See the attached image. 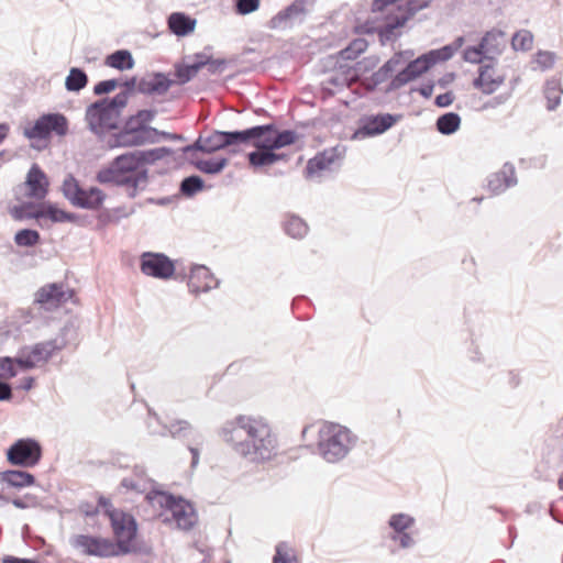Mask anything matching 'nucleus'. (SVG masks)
I'll list each match as a JSON object with an SVG mask.
<instances>
[{"label":"nucleus","instance_id":"64","mask_svg":"<svg viewBox=\"0 0 563 563\" xmlns=\"http://www.w3.org/2000/svg\"><path fill=\"white\" fill-rule=\"evenodd\" d=\"M180 151L184 154L190 153V152H202L206 154H210L209 147H208V141L207 136L200 135L194 143L188 144L180 148Z\"/></svg>","mask_w":563,"mask_h":563},{"label":"nucleus","instance_id":"52","mask_svg":"<svg viewBox=\"0 0 563 563\" xmlns=\"http://www.w3.org/2000/svg\"><path fill=\"white\" fill-rule=\"evenodd\" d=\"M380 18H368L364 22L356 24L353 31L357 35L378 34Z\"/></svg>","mask_w":563,"mask_h":563},{"label":"nucleus","instance_id":"38","mask_svg":"<svg viewBox=\"0 0 563 563\" xmlns=\"http://www.w3.org/2000/svg\"><path fill=\"white\" fill-rule=\"evenodd\" d=\"M207 141L210 154L233 147L231 131L213 130L207 136Z\"/></svg>","mask_w":563,"mask_h":563},{"label":"nucleus","instance_id":"9","mask_svg":"<svg viewBox=\"0 0 563 563\" xmlns=\"http://www.w3.org/2000/svg\"><path fill=\"white\" fill-rule=\"evenodd\" d=\"M109 520L115 537L114 545L122 544L126 549L121 555L136 553L133 541L137 536V522L134 516L121 509L118 512L111 511Z\"/></svg>","mask_w":563,"mask_h":563},{"label":"nucleus","instance_id":"42","mask_svg":"<svg viewBox=\"0 0 563 563\" xmlns=\"http://www.w3.org/2000/svg\"><path fill=\"white\" fill-rule=\"evenodd\" d=\"M533 34L531 31L522 29L516 31L511 36V48L515 52H528L532 48Z\"/></svg>","mask_w":563,"mask_h":563},{"label":"nucleus","instance_id":"59","mask_svg":"<svg viewBox=\"0 0 563 563\" xmlns=\"http://www.w3.org/2000/svg\"><path fill=\"white\" fill-rule=\"evenodd\" d=\"M18 375V369L13 366L12 356L0 357V379H10Z\"/></svg>","mask_w":563,"mask_h":563},{"label":"nucleus","instance_id":"47","mask_svg":"<svg viewBox=\"0 0 563 563\" xmlns=\"http://www.w3.org/2000/svg\"><path fill=\"white\" fill-rule=\"evenodd\" d=\"M463 59L470 64H483L484 62H489L488 55L484 52L483 47H479V42L476 45H467L463 49Z\"/></svg>","mask_w":563,"mask_h":563},{"label":"nucleus","instance_id":"23","mask_svg":"<svg viewBox=\"0 0 563 563\" xmlns=\"http://www.w3.org/2000/svg\"><path fill=\"white\" fill-rule=\"evenodd\" d=\"M175 84L167 74L162 71H154L150 78H141L137 84V92L147 96H162L166 93L169 88Z\"/></svg>","mask_w":563,"mask_h":563},{"label":"nucleus","instance_id":"34","mask_svg":"<svg viewBox=\"0 0 563 563\" xmlns=\"http://www.w3.org/2000/svg\"><path fill=\"white\" fill-rule=\"evenodd\" d=\"M461 115L456 112L449 111L437 118L435 129L442 135H452L461 128Z\"/></svg>","mask_w":563,"mask_h":563},{"label":"nucleus","instance_id":"2","mask_svg":"<svg viewBox=\"0 0 563 563\" xmlns=\"http://www.w3.org/2000/svg\"><path fill=\"white\" fill-rule=\"evenodd\" d=\"M96 180L108 187L123 188L134 199L148 186V169L139 170L130 152L115 156L96 174Z\"/></svg>","mask_w":563,"mask_h":563},{"label":"nucleus","instance_id":"61","mask_svg":"<svg viewBox=\"0 0 563 563\" xmlns=\"http://www.w3.org/2000/svg\"><path fill=\"white\" fill-rule=\"evenodd\" d=\"M77 338V328L74 322H66L59 330L56 339L65 341V347Z\"/></svg>","mask_w":563,"mask_h":563},{"label":"nucleus","instance_id":"40","mask_svg":"<svg viewBox=\"0 0 563 563\" xmlns=\"http://www.w3.org/2000/svg\"><path fill=\"white\" fill-rule=\"evenodd\" d=\"M205 180L199 175H190L185 178L179 184V194L186 198H192L198 192L205 189Z\"/></svg>","mask_w":563,"mask_h":563},{"label":"nucleus","instance_id":"16","mask_svg":"<svg viewBox=\"0 0 563 563\" xmlns=\"http://www.w3.org/2000/svg\"><path fill=\"white\" fill-rule=\"evenodd\" d=\"M308 0H294L289 5L278 11L267 22L271 30L291 29L295 24L305 22L310 10L307 8Z\"/></svg>","mask_w":563,"mask_h":563},{"label":"nucleus","instance_id":"51","mask_svg":"<svg viewBox=\"0 0 563 563\" xmlns=\"http://www.w3.org/2000/svg\"><path fill=\"white\" fill-rule=\"evenodd\" d=\"M455 52L453 46L450 44L443 45L440 48H434L428 51V55L433 64L437 65L439 63H444L450 60L454 56Z\"/></svg>","mask_w":563,"mask_h":563},{"label":"nucleus","instance_id":"46","mask_svg":"<svg viewBox=\"0 0 563 563\" xmlns=\"http://www.w3.org/2000/svg\"><path fill=\"white\" fill-rule=\"evenodd\" d=\"M192 427L186 420H176L169 426H164V431L161 435L165 437L167 433L175 439H185L191 433Z\"/></svg>","mask_w":563,"mask_h":563},{"label":"nucleus","instance_id":"22","mask_svg":"<svg viewBox=\"0 0 563 563\" xmlns=\"http://www.w3.org/2000/svg\"><path fill=\"white\" fill-rule=\"evenodd\" d=\"M507 44L506 32L493 27L486 31L479 40V47L489 57V62H498V57L504 53Z\"/></svg>","mask_w":563,"mask_h":563},{"label":"nucleus","instance_id":"11","mask_svg":"<svg viewBox=\"0 0 563 563\" xmlns=\"http://www.w3.org/2000/svg\"><path fill=\"white\" fill-rule=\"evenodd\" d=\"M401 119L402 114L397 113L364 114L357 120V126L352 134V139L362 140L380 135Z\"/></svg>","mask_w":563,"mask_h":563},{"label":"nucleus","instance_id":"14","mask_svg":"<svg viewBox=\"0 0 563 563\" xmlns=\"http://www.w3.org/2000/svg\"><path fill=\"white\" fill-rule=\"evenodd\" d=\"M140 269L148 277L168 280L174 277L176 266L165 253L144 252L140 256Z\"/></svg>","mask_w":563,"mask_h":563},{"label":"nucleus","instance_id":"58","mask_svg":"<svg viewBox=\"0 0 563 563\" xmlns=\"http://www.w3.org/2000/svg\"><path fill=\"white\" fill-rule=\"evenodd\" d=\"M380 22L387 23V24L391 25L393 27L401 31V29L405 27L406 24L408 23V20L402 12L397 11V13H396V12L390 11L387 14H385L383 18H380Z\"/></svg>","mask_w":563,"mask_h":563},{"label":"nucleus","instance_id":"39","mask_svg":"<svg viewBox=\"0 0 563 563\" xmlns=\"http://www.w3.org/2000/svg\"><path fill=\"white\" fill-rule=\"evenodd\" d=\"M497 64L498 62H484L483 64H478L477 76L472 81L475 89H478L484 95H492V89H488L489 86L485 84L486 80H488V76H492L489 73L495 69Z\"/></svg>","mask_w":563,"mask_h":563},{"label":"nucleus","instance_id":"50","mask_svg":"<svg viewBox=\"0 0 563 563\" xmlns=\"http://www.w3.org/2000/svg\"><path fill=\"white\" fill-rule=\"evenodd\" d=\"M157 497L161 507L167 511H170V514L185 500V498L181 496H176L164 490L158 492Z\"/></svg>","mask_w":563,"mask_h":563},{"label":"nucleus","instance_id":"18","mask_svg":"<svg viewBox=\"0 0 563 563\" xmlns=\"http://www.w3.org/2000/svg\"><path fill=\"white\" fill-rule=\"evenodd\" d=\"M517 184L516 167L512 163L506 162L498 172L490 173L486 177L484 188H486L492 196H499L507 189L517 186Z\"/></svg>","mask_w":563,"mask_h":563},{"label":"nucleus","instance_id":"45","mask_svg":"<svg viewBox=\"0 0 563 563\" xmlns=\"http://www.w3.org/2000/svg\"><path fill=\"white\" fill-rule=\"evenodd\" d=\"M134 212H135L134 208H132L130 211H126L124 207H118V208H114L113 210L103 209L99 213L98 220L103 225H107L109 223H117L122 218H128L131 214H133Z\"/></svg>","mask_w":563,"mask_h":563},{"label":"nucleus","instance_id":"49","mask_svg":"<svg viewBox=\"0 0 563 563\" xmlns=\"http://www.w3.org/2000/svg\"><path fill=\"white\" fill-rule=\"evenodd\" d=\"M296 553L286 542H279L276 545L272 563H294Z\"/></svg>","mask_w":563,"mask_h":563},{"label":"nucleus","instance_id":"48","mask_svg":"<svg viewBox=\"0 0 563 563\" xmlns=\"http://www.w3.org/2000/svg\"><path fill=\"white\" fill-rule=\"evenodd\" d=\"M377 35H378L379 44L382 46H385L387 43H394L398 38H400V36L402 35V32L393 27L391 25H389L387 23L380 22Z\"/></svg>","mask_w":563,"mask_h":563},{"label":"nucleus","instance_id":"27","mask_svg":"<svg viewBox=\"0 0 563 563\" xmlns=\"http://www.w3.org/2000/svg\"><path fill=\"white\" fill-rule=\"evenodd\" d=\"M197 25V19L185 12H173L167 16V26L172 34L185 37L191 34Z\"/></svg>","mask_w":563,"mask_h":563},{"label":"nucleus","instance_id":"43","mask_svg":"<svg viewBox=\"0 0 563 563\" xmlns=\"http://www.w3.org/2000/svg\"><path fill=\"white\" fill-rule=\"evenodd\" d=\"M434 0H407L405 3L397 4L398 12H402L408 21H410L419 11L431 5Z\"/></svg>","mask_w":563,"mask_h":563},{"label":"nucleus","instance_id":"36","mask_svg":"<svg viewBox=\"0 0 563 563\" xmlns=\"http://www.w3.org/2000/svg\"><path fill=\"white\" fill-rule=\"evenodd\" d=\"M283 229L292 239H302L308 232V224L296 214H286Z\"/></svg>","mask_w":563,"mask_h":563},{"label":"nucleus","instance_id":"28","mask_svg":"<svg viewBox=\"0 0 563 563\" xmlns=\"http://www.w3.org/2000/svg\"><path fill=\"white\" fill-rule=\"evenodd\" d=\"M174 153V150L167 146L155 147L150 150H135L131 151L134 162L139 170L147 169L146 165H152L157 161L163 159L166 156H169Z\"/></svg>","mask_w":563,"mask_h":563},{"label":"nucleus","instance_id":"41","mask_svg":"<svg viewBox=\"0 0 563 563\" xmlns=\"http://www.w3.org/2000/svg\"><path fill=\"white\" fill-rule=\"evenodd\" d=\"M13 241L18 246L33 247L40 243L41 234L34 229H21L15 232Z\"/></svg>","mask_w":563,"mask_h":563},{"label":"nucleus","instance_id":"57","mask_svg":"<svg viewBox=\"0 0 563 563\" xmlns=\"http://www.w3.org/2000/svg\"><path fill=\"white\" fill-rule=\"evenodd\" d=\"M379 63V57L377 55H372L364 57L362 60L357 62L353 67L354 75L360 76L365 73L373 70Z\"/></svg>","mask_w":563,"mask_h":563},{"label":"nucleus","instance_id":"26","mask_svg":"<svg viewBox=\"0 0 563 563\" xmlns=\"http://www.w3.org/2000/svg\"><path fill=\"white\" fill-rule=\"evenodd\" d=\"M400 64L391 56L376 71L365 79L366 89L375 91L382 84L393 80Z\"/></svg>","mask_w":563,"mask_h":563},{"label":"nucleus","instance_id":"21","mask_svg":"<svg viewBox=\"0 0 563 563\" xmlns=\"http://www.w3.org/2000/svg\"><path fill=\"white\" fill-rule=\"evenodd\" d=\"M187 285L190 292L198 295L217 288L219 280L214 278L213 274L205 265H194Z\"/></svg>","mask_w":563,"mask_h":563},{"label":"nucleus","instance_id":"3","mask_svg":"<svg viewBox=\"0 0 563 563\" xmlns=\"http://www.w3.org/2000/svg\"><path fill=\"white\" fill-rule=\"evenodd\" d=\"M157 115L155 109H141L135 114L129 115L121 129L114 132L109 143L112 147H139L146 144H156L158 129L150 123Z\"/></svg>","mask_w":563,"mask_h":563},{"label":"nucleus","instance_id":"31","mask_svg":"<svg viewBox=\"0 0 563 563\" xmlns=\"http://www.w3.org/2000/svg\"><path fill=\"white\" fill-rule=\"evenodd\" d=\"M10 216L15 221L38 220L41 213V202L23 201L9 209Z\"/></svg>","mask_w":563,"mask_h":563},{"label":"nucleus","instance_id":"1","mask_svg":"<svg viewBox=\"0 0 563 563\" xmlns=\"http://www.w3.org/2000/svg\"><path fill=\"white\" fill-rule=\"evenodd\" d=\"M223 441L252 463H263L277 453V440L271 427L262 420L238 416L221 428Z\"/></svg>","mask_w":563,"mask_h":563},{"label":"nucleus","instance_id":"33","mask_svg":"<svg viewBox=\"0 0 563 563\" xmlns=\"http://www.w3.org/2000/svg\"><path fill=\"white\" fill-rule=\"evenodd\" d=\"M543 93L547 99V109L554 111L560 106L563 95L561 79L556 77L548 79L544 84Z\"/></svg>","mask_w":563,"mask_h":563},{"label":"nucleus","instance_id":"60","mask_svg":"<svg viewBox=\"0 0 563 563\" xmlns=\"http://www.w3.org/2000/svg\"><path fill=\"white\" fill-rule=\"evenodd\" d=\"M120 85L121 82L117 78L101 80L93 86V93L96 96L108 95L112 92L115 88H118Z\"/></svg>","mask_w":563,"mask_h":563},{"label":"nucleus","instance_id":"32","mask_svg":"<svg viewBox=\"0 0 563 563\" xmlns=\"http://www.w3.org/2000/svg\"><path fill=\"white\" fill-rule=\"evenodd\" d=\"M134 58L129 49H117L107 55L104 65L120 71L130 70L134 67Z\"/></svg>","mask_w":563,"mask_h":563},{"label":"nucleus","instance_id":"7","mask_svg":"<svg viewBox=\"0 0 563 563\" xmlns=\"http://www.w3.org/2000/svg\"><path fill=\"white\" fill-rule=\"evenodd\" d=\"M63 196L74 206L87 210H98L107 196L98 187L82 188L74 175L68 174L62 185Z\"/></svg>","mask_w":563,"mask_h":563},{"label":"nucleus","instance_id":"10","mask_svg":"<svg viewBox=\"0 0 563 563\" xmlns=\"http://www.w3.org/2000/svg\"><path fill=\"white\" fill-rule=\"evenodd\" d=\"M70 544L75 549H80L81 553L98 558L121 556L126 549L120 544L114 545V541L91 534H77L70 540Z\"/></svg>","mask_w":563,"mask_h":563},{"label":"nucleus","instance_id":"25","mask_svg":"<svg viewBox=\"0 0 563 563\" xmlns=\"http://www.w3.org/2000/svg\"><path fill=\"white\" fill-rule=\"evenodd\" d=\"M199 53L192 56H185L181 62L174 65L175 77L178 85H185L194 79L198 71L205 67V60L201 59Z\"/></svg>","mask_w":563,"mask_h":563},{"label":"nucleus","instance_id":"20","mask_svg":"<svg viewBox=\"0 0 563 563\" xmlns=\"http://www.w3.org/2000/svg\"><path fill=\"white\" fill-rule=\"evenodd\" d=\"M25 186L27 187L26 196L40 202L43 201L48 194V178L44 170L35 163L26 174Z\"/></svg>","mask_w":563,"mask_h":563},{"label":"nucleus","instance_id":"13","mask_svg":"<svg viewBox=\"0 0 563 563\" xmlns=\"http://www.w3.org/2000/svg\"><path fill=\"white\" fill-rule=\"evenodd\" d=\"M43 450L40 442L32 438H22L7 450V460L11 465L33 467L42 459Z\"/></svg>","mask_w":563,"mask_h":563},{"label":"nucleus","instance_id":"63","mask_svg":"<svg viewBox=\"0 0 563 563\" xmlns=\"http://www.w3.org/2000/svg\"><path fill=\"white\" fill-rule=\"evenodd\" d=\"M26 353L29 357L34 362V367L37 363L47 362L49 360L46 354V350L43 349L40 342L32 346H27Z\"/></svg>","mask_w":563,"mask_h":563},{"label":"nucleus","instance_id":"53","mask_svg":"<svg viewBox=\"0 0 563 563\" xmlns=\"http://www.w3.org/2000/svg\"><path fill=\"white\" fill-rule=\"evenodd\" d=\"M556 54L551 51L539 49L533 56V62L537 63L543 71L551 69L554 66Z\"/></svg>","mask_w":563,"mask_h":563},{"label":"nucleus","instance_id":"35","mask_svg":"<svg viewBox=\"0 0 563 563\" xmlns=\"http://www.w3.org/2000/svg\"><path fill=\"white\" fill-rule=\"evenodd\" d=\"M88 75L82 68L71 67L65 78V89L68 92H79L87 87Z\"/></svg>","mask_w":563,"mask_h":563},{"label":"nucleus","instance_id":"55","mask_svg":"<svg viewBox=\"0 0 563 563\" xmlns=\"http://www.w3.org/2000/svg\"><path fill=\"white\" fill-rule=\"evenodd\" d=\"M199 56H201L202 60H205V67H207L208 73L211 75L222 73L228 62L224 58H213L210 55H207L205 52H199Z\"/></svg>","mask_w":563,"mask_h":563},{"label":"nucleus","instance_id":"37","mask_svg":"<svg viewBox=\"0 0 563 563\" xmlns=\"http://www.w3.org/2000/svg\"><path fill=\"white\" fill-rule=\"evenodd\" d=\"M190 164L203 174L218 175L228 166L229 158L216 157L210 159H196L190 161Z\"/></svg>","mask_w":563,"mask_h":563},{"label":"nucleus","instance_id":"4","mask_svg":"<svg viewBox=\"0 0 563 563\" xmlns=\"http://www.w3.org/2000/svg\"><path fill=\"white\" fill-rule=\"evenodd\" d=\"M319 456L335 464L343 461L357 445L360 439L350 428L328 420H319Z\"/></svg>","mask_w":563,"mask_h":563},{"label":"nucleus","instance_id":"12","mask_svg":"<svg viewBox=\"0 0 563 563\" xmlns=\"http://www.w3.org/2000/svg\"><path fill=\"white\" fill-rule=\"evenodd\" d=\"M433 67V64L428 55V52L419 55L415 59H410L402 68H400L393 80H390L384 88L383 92L389 95L407 84L420 78Z\"/></svg>","mask_w":563,"mask_h":563},{"label":"nucleus","instance_id":"62","mask_svg":"<svg viewBox=\"0 0 563 563\" xmlns=\"http://www.w3.org/2000/svg\"><path fill=\"white\" fill-rule=\"evenodd\" d=\"M27 346H24L16 356H13V366L21 371H30L34 368V362L29 357L26 353Z\"/></svg>","mask_w":563,"mask_h":563},{"label":"nucleus","instance_id":"8","mask_svg":"<svg viewBox=\"0 0 563 563\" xmlns=\"http://www.w3.org/2000/svg\"><path fill=\"white\" fill-rule=\"evenodd\" d=\"M69 132V121L64 113L47 112L41 114L32 124L24 130L29 140L47 141L53 135L64 137Z\"/></svg>","mask_w":563,"mask_h":563},{"label":"nucleus","instance_id":"44","mask_svg":"<svg viewBox=\"0 0 563 563\" xmlns=\"http://www.w3.org/2000/svg\"><path fill=\"white\" fill-rule=\"evenodd\" d=\"M65 210L52 201H41L40 219H48L53 223H64Z\"/></svg>","mask_w":563,"mask_h":563},{"label":"nucleus","instance_id":"29","mask_svg":"<svg viewBox=\"0 0 563 563\" xmlns=\"http://www.w3.org/2000/svg\"><path fill=\"white\" fill-rule=\"evenodd\" d=\"M172 518L177 527L184 531L191 530L198 521L194 505L186 499L172 512Z\"/></svg>","mask_w":563,"mask_h":563},{"label":"nucleus","instance_id":"30","mask_svg":"<svg viewBox=\"0 0 563 563\" xmlns=\"http://www.w3.org/2000/svg\"><path fill=\"white\" fill-rule=\"evenodd\" d=\"M1 481L8 486L21 489L35 484V476L26 471L7 470L0 473Z\"/></svg>","mask_w":563,"mask_h":563},{"label":"nucleus","instance_id":"15","mask_svg":"<svg viewBox=\"0 0 563 563\" xmlns=\"http://www.w3.org/2000/svg\"><path fill=\"white\" fill-rule=\"evenodd\" d=\"M416 519L406 512L393 514L387 521L390 532L388 539L398 544L401 550H409L416 545V540L409 532L415 526Z\"/></svg>","mask_w":563,"mask_h":563},{"label":"nucleus","instance_id":"54","mask_svg":"<svg viewBox=\"0 0 563 563\" xmlns=\"http://www.w3.org/2000/svg\"><path fill=\"white\" fill-rule=\"evenodd\" d=\"M137 79L135 76L131 77V78H128L126 80H124L123 82H121V87H123V90H121L119 93H117L115 96H113L115 99H119L120 102L123 104V106H128V102H129V98L131 97V95L136 90L137 91Z\"/></svg>","mask_w":563,"mask_h":563},{"label":"nucleus","instance_id":"6","mask_svg":"<svg viewBox=\"0 0 563 563\" xmlns=\"http://www.w3.org/2000/svg\"><path fill=\"white\" fill-rule=\"evenodd\" d=\"M267 137L271 140L268 145L272 146H267L263 141L255 151L247 155L249 162L253 167L269 166L278 162V156L275 151L294 144L298 139V134L295 130L280 131L276 128L274 133H271Z\"/></svg>","mask_w":563,"mask_h":563},{"label":"nucleus","instance_id":"56","mask_svg":"<svg viewBox=\"0 0 563 563\" xmlns=\"http://www.w3.org/2000/svg\"><path fill=\"white\" fill-rule=\"evenodd\" d=\"M261 0H233L234 12L239 15H247L258 10Z\"/></svg>","mask_w":563,"mask_h":563},{"label":"nucleus","instance_id":"19","mask_svg":"<svg viewBox=\"0 0 563 563\" xmlns=\"http://www.w3.org/2000/svg\"><path fill=\"white\" fill-rule=\"evenodd\" d=\"M276 128V124L272 122L267 124L254 125L244 130L231 131L233 146L251 145L256 148L263 141L268 145L271 140L267 136L271 133H274Z\"/></svg>","mask_w":563,"mask_h":563},{"label":"nucleus","instance_id":"5","mask_svg":"<svg viewBox=\"0 0 563 563\" xmlns=\"http://www.w3.org/2000/svg\"><path fill=\"white\" fill-rule=\"evenodd\" d=\"M123 106L114 97L101 98L86 109L85 119L89 130L99 134L101 131H119L121 129L119 118L122 114Z\"/></svg>","mask_w":563,"mask_h":563},{"label":"nucleus","instance_id":"24","mask_svg":"<svg viewBox=\"0 0 563 563\" xmlns=\"http://www.w3.org/2000/svg\"><path fill=\"white\" fill-rule=\"evenodd\" d=\"M346 153V146L336 144L335 146L319 151V179L324 172H338L343 163Z\"/></svg>","mask_w":563,"mask_h":563},{"label":"nucleus","instance_id":"17","mask_svg":"<svg viewBox=\"0 0 563 563\" xmlns=\"http://www.w3.org/2000/svg\"><path fill=\"white\" fill-rule=\"evenodd\" d=\"M75 296V290L64 283H51L42 286L36 291L35 302L40 303L46 310H51L68 301H73Z\"/></svg>","mask_w":563,"mask_h":563}]
</instances>
